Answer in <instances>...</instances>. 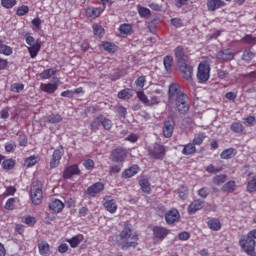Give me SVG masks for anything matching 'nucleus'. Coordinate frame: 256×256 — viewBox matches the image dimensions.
<instances>
[{"instance_id":"41","label":"nucleus","mask_w":256,"mask_h":256,"mask_svg":"<svg viewBox=\"0 0 256 256\" xmlns=\"http://www.w3.org/2000/svg\"><path fill=\"white\" fill-rule=\"evenodd\" d=\"M230 130L232 133H238L241 134L243 131H245V126L241 124V122H233L230 125Z\"/></svg>"},{"instance_id":"52","label":"nucleus","mask_w":256,"mask_h":256,"mask_svg":"<svg viewBox=\"0 0 256 256\" xmlns=\"http://www.w3.org/2000/svg\"><path fill=\"white\" fill-rule=\"evenodd\" d=\"M227 181V175H217L213 178L214 185H223Z\"/></svg>"},{"instance_id":"49","label":"nucleus","mask_w":256,"mask_h":256,"mask_svg":"<svg viewBox=\"0 0 256 256\" xmlns=\"http://www.w3.org/2000/svg\"><path fill=\"white\" fill-rule=\"evenodd\" d=\"M16 202L17 198H9L4 205V209H6V211H13Z\"/></svg>"},{"instance_id":"22","label":"nucleus","mask_w":256,"mask_h":256,"mask_svg":"<svg viewBox=\"0 0 256 256\" xmlns=\"http://www.w3.org/2000/svg\"><path fill=\"white\" fill-rule=\"evenodd\" d=\"M105 11V8L101 7H88L86 9L87 17H92L93 19H97V17H101V13Z\"/></svg>"},{"instance_id":"60","label":"nucleus","mask_w":256,"mask_h":256,"mask_svg":"<svg viewBox=\"0 0 256 256\" xmlns=\"http://www.w3.org/2000/svg\"><path fill=\"white\" fill-rule=\"evenodd\" d=\"M253 57H255V53L247 50V51H244L243 55H242V59L243 61H251L253 59Z\"/></svg>"},{"instance_id":"23","label":"nucleus","mask_w":256,"mask_h":256,"mask_svg":"<svg viewBox=\"0 0 256 256\" xmlns=\"http://www.w3.org/2000/svg\"><path fill=\"white\" fill-rule=\"evenodd\" d=\"M38 251L41 256L51 255V245L47 241H41L38 243Z\"/></svg>"},{"instance_id":"51","label":"nucleus","mask_w":256,"mask_h":256,"mask_svg":"<svg viewBox=\"0 0 256 256\" xmlns=\"http://www.w3.org/2000/svg\"><path fill=\"white\" fill-rule=\"evenodd\" d=\"M27 13H29V6L27 5H22L16 10V15L18 17H24V15H27Z\"/></svg>"},{"instance_id":"32","label":"nucleus","mask_w":256,"mask_h":256,"mask_svg":"<svg viewBox=\"0 0 256 256\" xmlns=\"http://www.w3.org/2000/svg\"><path fill=\"white\" fill-rule=\"evenodd\" d=\"M182 155H195L197 153V147H195V144L193 143H188L183 145V149L181 151Z\"/></svg>"},{"instance_id":"55","label":"nucleus","mask_w":256,"mask_h":256,"mask_svg":"<svg viewBox=\"0 0 256 256\" xmlns=\"http://www.w3.org/2000/svg\"><path fill=\"white\" fill-rule=\"evenodd\" d=\"M24 223L28 225V227H35V223H37V218L31 215L25 216Z\"/></svg>"},{"instance_id":"34","label":"nucleus","mask_w":256,"mask_h":256,"mask_svg":"<svg viewBox=\"0 0 256 256\" xmlns=\"http://www.w3.org/2000/svg\"><path fill=\"white\" fill-rule=\"evenodd\" d=\"M0 55H5L6 57L13 55V48L9 45L4 44L3 40L1 39H0Z\"/></svg>"},{"instance_id":"48","label":"nucleus","mask_w":256,"mask_h":256,"mask_svg":"<svg viewBox=\"0 0 256 256\" xmlns=\"http://www.w3.org/2000/svg\"><path fill=\"white\" fill-rule=\"evenodd\" d=\"M146 83H147V76H145V75L138 77L135 81V85H136L137 89H143V87H145Z\"/></svg>"},{"instance_id":"20","label":"nucleus","mask_w":256,"mask_h":256,"mask_svg":"<svg viewBox=\"0 0 256 256\" xmlns=\"http://www.w3.org/2000/svg\"><path fill=\"white\" fill-rule=\"evenodd\" d=\"M205 202L202 200H194L188 206V213L189 215H195L196 211H201V208L204 207Z\"/></svg>"},{"instance_id":"62","label":"nucleus","mask_w":256,"mask_h":256,"mask_svg":"<svg viewBox=\"0 0 256 256\" xmlns=\"http://www.w3.org/2000/svg\"><path fill=\"white\" fill-rule=\"evenodd\" d=\"M199 197H202V199H207L209 197V188L203 187L198 190Z\"/></svg>"},{"instance_id":"25","label":"nucleus","mask_w":256,"mask_h":256,"mask_svg":"<svg viewBox=\"0 0 256 256\" xmlns=\"http://www.w3.org/2000/svg\"><path fill=\"white\" fill-rule=\"evenodd\" d=\"M40 89L44 93L53 94V93H55V91H57V89H59V85L55 84V83H51V82H49V83H41Z\"/></svg>"},{"instance_id":"29","label":"nucleus","mask_w":256,"mask_h":256,"mask_svg":"<svg viewBox=\"0 0 256 256\" xmlns=\"http://www.w3.org/2000/svg\"><path fill=\"white\" fill-rule=\"evenodd\" d=\"M94 37L96 39H103V36L105 35V28L101 26L99 23H94L92 25Z\"/></svg>"},{"instance_id":"64","label":"nucleus","mask_w":256,"mask_h":256,"mask_svg":"<svg viewBox=\"0 0 256 256\" xmlns=\"http://www.w3.org/2000/svg\"><path fill=\"white\" fill-rule=\"evenodd\" d=\"M171 24L176 28L183 27V20L181 18H172Z\"/></svg>"},{"instance_id":"13","label":"nucleus","mask_w":256,"mask_h":256,"mask_svg":"<svg viewBox=\"0 0 256 256\" xmlns=\"http://www.w3.org/2000/svg\"><path fill=\"white\" fill-rule=\"evenodd\" d=\"M179 219H181V214H179V210H177V208H172L165 213V221L167 225L178 223Z\"/></svg>"},{"instance_id":"8","label":"nucleus","mask_w":256,"mask_h":256,"mask_svg":"<svg viewBox=\"0 0 256 256\" xmlns=\"http://www.w3.org/2000/svg\"><path fill=\"white\" fill-rule=\"evenodd\" d=\"M110 159L113 163H125V160L127 159V149L118 147L112 150Z\"/></svg>"},{"instance_id":"35","label":"nucleus","mask_w":256,"mask_h":256,"mask_svg":"<svg viewBox=\"0 0 256 256\" xmlns=\"http://www.w3.org/2000/svg\"><path fill=\"white\" fill-rule=\"evenodd\" d=\"M102 49L104 51H107V53H116L118 47L115 45V43L103 41L101 44Z\"/></svg>"},{"instance_id":"33","label":"nucleus","mask_w":256,"mask_h":256,"mask_svg":"<svg viewBox=\"0 0 256 256\" xmlns=\"http://www.w3.org/2000/svg\"><path fill=\"white\" fill-rule=\"evenodd\" d=\"M235 189H237V183L233 180H230L222 186L221 191L223 193H233Z\"/></svg>"},{"instance_id":"18","label":"nucleus","mask_w":256,"mask_h":256,"mask_svg":"<svg viewBox=\"0 0 256 256\" xmlns=\"http://www.w3.org/2000/svg\"><path fill=\"white\" fill-rule=\"evenodd\" d=\"M49 209L52 213H61L65 209V203L59 199H52L49 203Z\"/></svg>"},{"instance_id":"57","label":"nucleus","mask_w":256,"mask_h":256,"mask_svg":"<svg viewBox=\"0 0 256 256\" xmlns=\"http://www.w3.org/2000/svg\"><path fill=\"white\" fill-rule=\"evenodd\" d=\"M244 125H246V127H255L256 125L255 116H248L244 118Z\"/></svg>"},{"instance_id":"28","label":"nucleus","mask_w":256,"mask_h":256,"mask_svg":"<svg viewBox=\"0 0 256 256\" xmlns=\"http://www.w3.org/2000/svg\"><path fill=\"white\" fill-rule=\"evenodd\" d=\"M236 156H237V149L235 148L224 149L220 154V158L224 160L233 159V157H236Z\"/></svg>"},{"instance_id":"10","label":"nucleus","mask_w":256,"mask_h":256,"mask_svg":"<svg viewBox=\"0 0 256 256\" xmlns=\"http://www.w3.org/2000/svg\"><path fill=\"white\" fill-rule=\"evenodd\" d=\"M173 131H175V120L167 119L163 122L162 133L166 139L173 137Z\"/></svg>"},{"instance_id":"2","label":"nucleus","mask_w":256,"mask_h":256,"mask_svg":"<svg viewBox=\"0 0 256 256\" xmlns=\"http://www.w3.org/2000/svg\"><path fill=\"white\" fill-rule=\"evenodd\" d=\"M120 241L122 242V251H128V249H135L139 245V235L137 233L133 234V228H131V223L126 222L124 228L119 234Z\"/></svg>"},{"instance_id":"31","label":"nucleus","mask_w":256,"mask_h":256,"mask_svg":"<svg viewBox=\"0 0 256 256\" xmlns=\"http://www.w3.org/2000/svg\"><path fill=\"white\" fill-rule=\"evenodd\" d=\"M173 56L167 55L163 58V65L166 73H173Z\"/></svg>"},{"instance_id":"26","label":"nucleus","mask_w":256,"mask_h":256,"mask_svg":"<svg viewBox=\"0 0 256 256\" xmlns=\"http://www.w3.org/2000/svg\"><path fill=\"white\" fill-rule=\"evenodd\" d=\"M137 173H139V165L134 164L122 173V177L123 179H131V177H135Z\"/></svg>"},{"instance_id":"24","label":"nucleus","mask_w":256,"mask_h":256,"mask_svg":"<svg viewBox=\"0 0 256 256\" xmlns=\"http://www.w3.org/2000/svg\"><path fill=\"white\" fill-rule=\"evenodd\" d=\"M98 119L105 131H111V129H113V120L105 117L103 114H99Z\"/></svg>"},{"instance_id":"27","label":"nucleus","mask_w":256,"mask_h":256,"mask_svg":"<svg viewBox=\"0 0 256 256\" xmlns=\"http://www.w3.org/2000/svg\"><path fill=\"white\" fill-rule=\"evenodd\" d=\"M207 226L211 231H221V220L218 218H209L207 221Z\"/></svg>"},{"instance_id":"54","label":"nucleus","mask_w":256,"mask_h":256,"mask_svg":"<svg viewBox=\"0 0 256 256\" xmlns=\"http://www.w3.org/2000/svg\"><path fill=\"white\" fill-rule=\"evenodd\" d=\"M5 151L6 153H13V151H15V149H17V143H15V141H9L5 144Z\"/></svg>"},{"instance_id":"40","label":"nucleus","mask_w":256,"mask_h":256,"mask_svg":"<svg viewBox=\"0 0 256 256\" xmlns=\"http://www.w3.org/2000/svg\"><path fill=\"white\" fill-rule=\"evenodd\" d=\"M139 185L143 193H147V195L151 194V184L149 183L148 179H141L139 181Z\"/></svg>"},{"instance_id":"14","label":"nucleus","mask_w":256,"mask_h":256,"mask_svg":"<svg viewBox=\"0 0 256 256\" xmlns=\"http://www.w3.org/2000/svg\"><path fill=\"white\" fill-rule=\"evenodd\" d=\"M31 201L33 205H41L43 202V190L37 186H32Z\"/></svg>"},{"instance_id":"46","label":"nucleus","mask_w":256,"mask_h":256,"mask_svg":"<svg viewBox=\"0 0 256 256\" xmlns=\"http://www.w3.org/2000/svg\"><path fill=\"white\" fill-rule=\"evenodd\" d=\"M178 195H179L180 199L185 201V199H187V197L189 195V189L187 188V186H185V185L180 186L178 188Z\"/></svg>"},{"instance_id":"17","label":"nucleus","mask_w":256,"mask_h":256,"mask_svg":"<svg viewBox=\"0 0 256 256\" xmlns=\"http://www.w3.org/2000/svg\"><path fill=\"white\" fill-rule=\"evenodd\" d=\"M175 59L178 61V64L185 63L189 61V56L185 54V49L183 46H178L174 49Z\"/></svg>"},{"instance_id":"50","label":"nucleus","mask_w":256,"mask_h":256,"mask_svg":"<svg viewBox=\"0 0 256 256\" xmlns=\"http://www.w3.org/2000/svg\"><path fill=\"white\" fill-rule=\"evenodd\" d=\"M1 5L4 9H13L17 5V0H1Z\"/></svg>"},{"instance_id":"47","label":"nucleus","mask_w":256,"mask_h":256,"mask_svg":"<svg viewBox=\"0 0 256 256\" xmlns=\"http://www.w3.org/2000/svg\"><path fill=\"white\" fill-rule=\"evenodd\" d=\"M247 191H248V193H255L256 192V175L253 176L250 181H248Z\"/></svg>"},{"instance_id":"19","label":"nucleus","mask_w":256,"mask_h":256,"mask_svg":"<svg viewBox=\"0 0 256 256\" xmlns=\"http://www.w3.org/2000/svg\"><path fill=\"white\" fill-rule=\"evenodd\" d=\"M217 59L222 61H233L235 59V53L231 49L220 50L217 53Z\"/></svg>"},{"instance_id":"11","label":"nucleus","mask_w":256,"mask_h":256,"mask_svg":"<svg viewBox=\"0 0 256 256\" xmlns=\"http://www.w3.org/2000/svg\"><path fill=\"white\" fill-rule=\"evenodd\" d=\"M154 241H163L171 231L166 227L154 226L152 229Z\"/></svg>"},{"instance_id":"39","label":"nucleus","mask_w":256,"mask_h":256,"mask_svg":"<svg viewBox=\"0 0 256 256\" xmlns=\"http://www.w3.org/2000/svg\"><path fill=\"white\" fill-rule=\"evenodd\" d=\"M119 32L121 35H132L133 33V26L131 24H121L119 27Z\"/></svg>"},{"instance_id":"21","label":"nucleus","mask_w":256,"mask_h":256,"mask_svg":"<svg viewBox=\"0 0 256 256\" xmlns=\"http://www.w3.org/2000/svg\"><path fill=\"white\" fill-rule=\"evenodd\" d=\"M207 9L208 11H217V9H221V7H225V1L223 0H207Z\"/></svg>"},{"instance_id":"43","label":"nucleus","mask_w":256,"mask_h":256,"mask_svg":"<svg viewBox=\"0 0 256 256\" xmlns=\"http://www.w3.org/2000/svg\"><path fill=\"white\" fill-rule=\"evenodd\" d=\"M53 75H57V71H55L53 68H49L40 73V78L43 80L51 79Z\"/></svg>"},{"instance_id":"9","label":"nucleus","mask_w":256,"mask_h":256,"mask_svg":"<svg viewBox=\"0 0 256 256\" xmlns=\"http://www.w3.org/2000/svg\"><path fill=\"white\" fill-rule=\"evenodd\" d=\"M102 205L104 209L108 211V213H111V215L117 213V209H118L117 201L113 199V197L106 196L105 198H103Z\"/></svg>"},{"instance_id":"30","label":"nucleus","mask_w":256,"mask_h":256,"mask_svg":"<svg viewBox=\"0 0 256 256\" xmlns=\"http://www.w3.org/2000/svg\"><path fill=\"white\" fill-rule=\"evenodd\" d=\"M207 139V134L205 132H199L194 135L192 144L194 147L203 145V142Z\"/></svg>"},{"instance_id":"63","label":"nucleus","mask_w":256,"mask_h":256,"mask_svg":"<svg viewBox=\"0 0 256 256\" xmlns=\"http://www.w3.org/2000/svg\"><path fill=\"white\" fill-rule=\"evenodd\" d=\"M136 95L142 103H149V98L147 97V95H145V92L138 91V92H136Z\"/></svg>"},{"instance_id":"4","label":"nucleus","mask_w":256,"mask_h":256,"mask_svg":"<svg viewBox=\"0 0 256 256\" xmlns=\"http://www.w3.org/2000/svg\"><path fill=\"white\" fill-rule=\"evenodd\" d=\"M25 41H26V45H28L29 47L28 49V53L30 55L31 59H35L37 57V55H39V52L41 51V40L37 39L35 40V37L31 36L30 33H26L24 35Z\"/></svg>"},{"instance_id":"38","label":"nucleus","mask_w":256,"mask_h":256,"mask_svg":"<svg viewBox=\"0 0 256 256\" xmlns=\"http://www.w3.org/2000/svg\"><path fill=\"white\" fill-rule=\"evenodd\" d=\"M117 97H118V99H123V100L131 99V97H133L131 88H125V89L120 90L117 94Z\"/></svg>"},{"instance_id":"58","label":"nucleus","mask_w":256,"mask_h":256,"mask_svg":"<svg viewBox=\"0 0 256 256\" xmlns=\"http://www.w3.org/2000/svg\"><path fill=\"white\" fill-rule=\"evenodd\" d=\"M25 89V85L23 83H14L11 85V91L13 93H21Z\"/></svg>"},{"instance_id":"42","label":"nucleus","mask_w":256,"mask_h":256,"mask_svg":"<svg viewBox=\"0 0 256 256\" xmlns=\"http://www.w3.org/2000/svg\"><path fill=\"white\" fill-rule=\"evenodd\" d=\"M82 240L83 235H80L68 239L67 242L69 243L70 247H72V249H75L76 247H79V243H81Z\"/></svg>"},{"instance_id":"6","label":"nucleus","mask_w":256,"mask_h":256,"mask_svg":"<svg viewBox=\"0 0 256 256\" xmlns=\"http://www.w3.org/2000/svg\"><path fill=\"white\" fill-rule=\"evenodd\" d=\"M239 245L243 249L244 253L248 256H256V242L255 239L250 238L248 235L245 238L239 240Z\"/></svg>"},{"instance_id":"15","label":"nucleus","mask_w":256,"mask_h":256,"mask_svg":"<svg viewBox=\"0 0 256 256\" xmlns=\"http://www.w3.org/2000/svg\"><path fill=\"white\" fill-rule=\"evenodd\" d=\"M179 71L182 74L183 78L189 81L193 77V68L187 62H182L178 64Z\"/></svg>"},{"instance_id":"36","label":"nucleus","mask_w":256,"mask_h":256,"mask_svg":"<svg viewBox=\"0 0 256 256\" xmlns=\"http://www.w3.org/2000/svg\"><path fill=\"white\" fill-rule=\"evenodd\" d=\"M63 121V117L59 113H52L47 116V123L55 125V123H61Z\"/></svg>"},{"instance_id":"56","label":"nucleus","mask_w":256,"mask_h":256,"mask_svg":"<svg viewBox=\"0 0 256 256\" xmlns=\"http://www.w3.org/2000/svg\"><path fill=\"white\" fill-rule=\"evenodd\" d=\"M24 165L26 167H33V166L37 165V157L30 156V157L26 158L24 161Z\"/></svg>"},{"instance_id":"3","label":"nucleus","mask_w":256,"mask_h":256,"mask_svg":"<svg viewBox=\"0 0 256 256\" xmlns=\"http://www.w3.org/2000/svg\"><path fill=\"white\" fill-rule=\"evenodd\" d=\"M147 153L151 159H155L156 161H163L167 155V147L161 143L156 142L147 147Z\"/></svg>"},{"instance_id":"53","label":"nucleus","mask_w":256,"mask_h":256,"mask_svg":"<svg viewBox=\"0 0 256 256\" xmlns=\"http://www.w3.org/2000/svg\"><path fill=\"white\" fill-rule=\"evenodd\" d=\"M99 127H101V120H99V116H97L95 120L90 123V130L97 133Z\"/></svg>"},{"instance_id":"59","label":"nucleus","mask_w":256,"mask_h":256,"mask_svg":"<svg viewBox=\"0 0 256 256\" xmlns=\"http://www.w3.org/2000/svg\"><path fill=\"white\" fill-rule=\"evenodd\" d=\"M29 142V139L27 138V135L21 134L18 138V143L20 147H27V143Z\"/></svg>"},{"instance_id":"16","label":"nucleus","mask_w":256,"mask_h":256,"mask_svg":"<svg viewBox=\"0 0 256 256\" xmlns=\"http://www.w3.org/2000/svg\"><path fill=\"white\" fill-rule=\"evenodd\" d=\"M74 175H81V170L79 169V165L73 164L66 167L63 171L64 179H71Z\"/></svg>"},{"instance_id":"1","label":"nucleus","mask_w":256,"mask_h":256,"mask_svg":"<svg viewBox=\"0 0 256 256\" xmlns=\"http://www.w3.org/2000/svg\"><path fill=\"white\" fill-rule=\"evenodd\" d=\"M169 103L175 105L178 113L181 115H187L189 109H191V102L189 96L181 92L179 85L171 84L169 86Z\"/></svg>"},{"instance_id":"5","label":"nucleus","mask_w":256,"mask_h":256,"mask_svg":"<svg viewBox=\"0 0 256 256\" xmlns=\"http://www.w3.org/2000/svg\"><path fill=\"white\" fill-rule=\"evenodd\" d=\"M198 83H206L211 77V65L207 62H201L198 65L197 74H196Z\"/></svg>"},{"instance_id":"37","label":"nucleus","mask_w":256,"mask_h":256,"mask_svg":"<svg viewBox=\"0 0 256 256\" xmlns=\"http://www.w3.org/2000/svg\"><path fill=\"white\" fill-rule=\"evenodd\" d=\"M240 41L244 45H252V47L256 45V37L253 36L252 34H246L241 38Z\"/></svg>"},{"instance_id":"44","label":"nucleus","mask_w":256,"mask_h":256,"mask_svg":"<svg viewBox=\"0 0 256 256\" xmlns=\"http://www.w3.org/2000/svg\"><path fill=\"white\" fill-rule=\"evenodd\" d=\"M137 11H138L140 17H143L145 19H148V17H151V10H149V8H145L141 5H138Z\"/></svg>"},{"instance_id":"7","label":"nucleus","mask_w":256,"mask_h":256,"mask_svg":"<svg viewBox=\"0 0 256 256\" xmlns=\"http://www.w3.org/2000/svg\"><path fill=\"white\" fill-rule=\"evenodd\" d=\"M65 155V149L60 145L57 149L54 150L52 158L50 160V169H57L61 163V159Z\"/></svg>"},{"instance_id":"12","label":"nucleus","mask_w":256,"mask_h":256,"mask_svg":"<svg viewBox=\"0 0 256 256\" xmlns=\"http://www.w3.org/2000/svg\"><path fill=\"white\" fill-rule=\"evenodd\" d=\"M102 191H105V184L103 182H96L86 189V195L94 198Z\"/></svg>"},{"instance_id":"61","label":"nucleus","mask_w":256,"mask_h":256,"mask_svg":"<svg viewBox=\"0 0 256 256\" xmlns=\"http://www.w3.org/2000/svg\"><path fill=\"white\" fill-rule=\"evenodd\" d=\"M206 171H207V173H219V172L223 171V168L215 167V165L210 164L206 167Z\"/></svg>"},{"instance_id":"45","label":"nucleus","mask_w":256,"mask_h":256,"mask_svg":"<svg viewBox=\"0 0 256 256\" xmlns=\"http://www.w3.org/2000/svg\"><path fill=\"white\" fill-rule=\"evenodd\" d=\"M15 167V160L13 158L6 159L2 162V169L5 171H11Z\"/></svg>"}]
</instances>
